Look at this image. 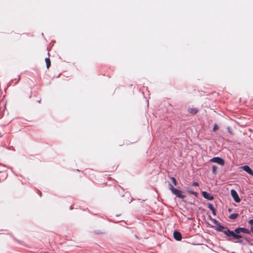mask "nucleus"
Returning a JSON list of instances; mask_svg holds the SVG:
<instances>
[{"label":"nucleus","instance_id":"1","mask_svg":"<svg viewBox=\"0 0 253 253\" xmlns=\"http://www.w3.org/2000/svg\"><path fill=\"white\" fill-rule=\"evenodd\" d=\"M169 187L172 193L175 195L177 197L181 199H183L186 197V196L183 194V192L182 191L175 188L174 186L172 184H169Z\"/></svg>","mask_w":253,"mask_h":253},{"label":"nucleus","instance_id":"2","mask_svg":"<svg viewBox=\"0 0 253 253\" xmlns=\"http://www.w3.org/2000/svg\"><path fill=\"white\" fill-rule=\"evenodd\" d=\"M223 232L226 234L227 236H232L234 238L239 239L240 238H241L242 237V236L238 234H236L234 232L232 231H230L229 229H228L227 227L225 228L224 231H223Z\"/></svg>","mask_w":253,"mask_h":253},{"label":"nucleus","instance_id":"3","mask_svg":"<svg viewBox=\"0 0 253 253\" xmlns=\"http://www.w3.org/2000/svg\"><path fill=\"white\" fill-rule=\"evenodd\" d=\"M210 162L217 163L222 166L225 164L224 160L220 157H214L210 160Z\"/></svg>","mask_w":253,"mask_h":253},{"label":"nucleus","instance_id":"4","mask_svg":"<svg viewBox=\"0 0 253 253\" xmlns=\"http://www.w3.org/2000/svg\"><path fill=\"white\" fill-rule=\"evenodd\" d=\"M231 194L236 202L239 203L240 202L241 200L238 196V194L234 189H232L231 190Z\"/></svg>","mask_w":253,"mask_h":253},{"label":"nucleus","instance_id":"5","mask_svg":"<svg viewBox=\"0 0 253 253\" xmlns=\"http://www.w3.org/2000/svg\"><path fill=\"white\" fill-rule=\"evenodd\" d=\"M241 232H243L244 233H249V231L247 229H246L245 228H243V227L238 228L235 230V233L236 234L239 235V234Z\"/></svg>","mask_w":253,"mask_h":253},{"label":"nucleus","instance_id":"6","mask_svg":"<svg viewBox=\"0 0 253 253\" xmlns=\"http://www.w3.org/2000/svg\"><path fill=\"white\" fill-rule=\"evenodd\" d=\"M202 196L206 199L209 200H212L213 199V196L206 191H203L202 192Z\"/></svg>","mask_w":253,"mask_h":253},{"label":"nucleus","instance_id":"7","mask_svg":"<svg viewBox=\"0 0 253 253\" xmlns=\"http://www.w3.org/2000/svg\"><path fill=\"white\" fill-rule=\"evenodd\" d=\"M173 237L177 241H180L182 239V235L181 233L177 231L173 232Z\"/></svg>","mask_w":253,"mask_h":253},{"label":"nucleus","instance_id":"8","mask_svg":"<svg viewBox=\"0 0 253 253\" xmlns=\"http://www.w3.org/2000/svg\"><path fill=\"white\" fill-rule=\"evenodd\" d=\"M241 169L250 175H253V171L248 166H243L241 167Z\"/></svg>","mask_w":253,"mask_h":253},{"label":"nucleus","instance_id":"9","mask_svg":"<svg viewBox=\"0 0 253 253\" xmlns=\"http://www.w3.org/2000/svg\"><path fill=\"white\" fill-rule=\"evenodd\" d=\"M198 111V110L195 107H191L188 108V112L191 115L196 114Z\"/></svg>","mask_w":253,"mask_h":253},{"label":"nucleus","instance_id":"10","mask_svg":"<svg viewBox=\"0 0 253 253\" xmlns=\"http://www.w3.org/2000/svg\"><path fill=\"white\" fill-rule=\"evenodd\" d=\"M208 208L212 211V213L214 215H216V212H215V209H214L213 205L211 204H208Z\"/></svg>","mask_w":253,"mask_h":253},{"label":"nucleus","instance_id":"11","mask_svg":"<svg viewBox=\"0 0 253 253\" xmlns=\"http://www.w3.org/2000/svg\"><path fill=\"white\" fill-rule=\"evenodd\" d=\"M45 61L46 63V67L47 69H48L51 65V61L49 58H45Z\"/></svg>","mask_w":253,"mask_h":253},{"label":"nucleus","instance_id":"12","mask_svg":"<svg viewBox=\"0 0 253 253\" xmlns=\"http://www.w3.org/2000/svg\"><path fill=\"white\" fill-rule=\"evenodd\" d=\"M238 213H232L229 216V218L231 219H235L238 217Z\"/></svg>","mask_w":253,"mask_h":253},{"label":"nucleus","instance_id":"13","mask_svg":"<svg viewBox=\"0 0 253 253\" xmlns=\"http://www.w3.org/2000/svg\"><path fill=\"white\" fill-rule=\"evenodd\" d=\"M226 228V227H225L221 225L218 224L217 227V230L219 231L223 232V231L225 230Z\"/></svg>","mask_w":253,"mask_h":253},{"label":"nucleus","instance_id":"14","mask_svg":"<svg viewBox=\"0 0 253 253\" xmlns=\"http://www.w3.org/2000/svg\"><path fill=\"white\" fill-rule=\"evenodd\" d=\"M187 192L190 194H193L195 195V196H197L198 193L197 192H194V191L190 190H187Z\"/></svg>","mask_w":253,"mask_h":253},{"label":"nucleus","instance_id":"15","mask_svg":"<svg viewBox=\"0 0 253 253\" xmlns=\"http://www.w3.org/2000/svg\"><path fill=\"white\" fill-rule=\"evenodd\" d=\"M217 167L216 166H212V172L214 174H216V171H217Z\"/></svg>","mask_w":253,"mask_h":253},{"label":"nucleus","instance_id":"16","mask_svg":"<svg viewBox=\"0 0 253 253\" xmlns=\"http://www.w3.org/2000/svg\"><path fill=\"white\" fill-rule=\"evenodd\" d=\"M170 179L172 181V183L173 184L174 186H176L177 185V182L174 177H170Z\"/></svg>","mask_w":253,"mask_h":253},{"label":"nucleus","instance_id":"17","mask_svg":"<svg viewBox=\"0 0 253 253\" xmlns=\"http://www.w3.org/2000/svg\"><path fill=\"white\" fill-rule=\"evenodd\" d=\"M192 186H198L199 183L198 182H194L192 183Z\"/></svg>","mask_w":253,"mask_h":253},{"label":"nucleus","instance_id":"18","mask_svg":"<svg viewBox=\"0 0 253 253\" xmlns=\"http://www.w3.org/2000/svg\"><path fill=\"white\" fill-rule=\"evenodd\" d=\"M249 223L250 225H253V219L250 220L249 221Z\"/></svg>","mask_w":253,"mask_h":253},{"label":"nucleus","instance_id":"19","mask_svg":"<svg viewBox=\"0 0 253 253\" xmlns=\"http://www.w3.org/2000/svg\"><path fill=\"white\" fill-rule=\"evenodd\" d=\"M213 222H214L215 224H218V221H217L216 220H215V219H213Z\"/></svg>","mask_w":253,"mask_h":253},{"label":"nucleus","instance_id":"20","mask_svg":"<svg viewBox=\"0 0 253 253\" xmlns=\"http://www.w3.org/2000/svg\"><path fill=\"white\" fill-rule=\"evenodd\" d=\"M218 127H213V131H215Z\"/></svg>","mask_w":253,"mask_h":253},{"label":"nucleus","instance_id":"21","mask_svg":"<svg viewBox=\"0 0 253 253\" xmlns=\"http://www.w3.org/2000/svg\"><path fill=\"white\" fill-rule=\"evenodd\" d=\"M228 211L230 212L231 211V210L230 209H228Z\"/></svg>","mask_w":253,"mask_h":253},{"label":"nucleus","instance_id":"22","mask_svg":"<svg viewBox=\"0 0 253 253\" xmlns=\"http://www.w3.org/2000/svg\"><path fill=\"white\" fill-rule=\"evenodd\" d=\"M214 127H216V126H217L216 125H214Z\"/></svg>","mask_w":253,"mask_h":253},{"label":"nucleus","instance_id":"23","mask_svg":"<svg viewBox=\"0 0 253 253\" xmlns=\"http://www.w3.org/2000/svg\"><path fill=\"white\" fill-rule=\"evenodd\" d=\"M231 253H235V252H232Z\"/></svg>","mask_w":253,"mask_h":253}]
</instances>
